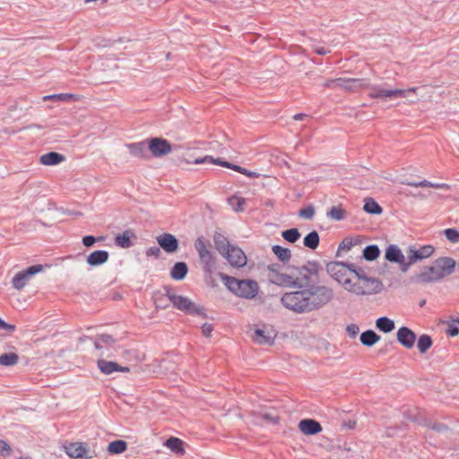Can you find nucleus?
<instances>
[{"label":"nucleus","mask_w":459,"mask_h":459,"mask_svg":"<svg viewBox=\"0 0 459 459\" xmlns=\"http://www.w3.org/2000/svg\"><path fill=\"white\" fill-rule=\"evenodd\" d=\"M275 267L274 264L268 266L272 273L271 282L282 287L297 289L294 291L285 292L281 298V303L288 310L297 314L310 313L322 308L333 299V290L331 287L308 281L309 278L307 274L299 279L279 273Z\"/></svg>","instance_id":"nucleus-1"},{"label":"nucleus","mask_w":459,"mask_h":459,"mask_svg":"<svg viewBox=\"0 0 459 459\" xmlns=\"http://www.w3.org/2000/svg\"><path fill=\"white\" fill-rule=\"evenodd\" d=\"M455 268V261L447 256L437 258L430 266H425L415 280L421 283L439 281L452 274Z\"/></svg>","instance_id":"nucleus-2"},{"label":"nucleus","mask_w":459,"mask_h":459,"mask_svg":"<svg viewBox=\"0 0 459 459\" xmlns=\"http://www.w3.org/2000/svg\"><path fill=\"white\" fill-rule=\"evenodd\" d=\"M219 276L230 291L242 299H252L259 291V285L254 280H238L222 273Z\"/></svg>","instance_id":"nucleus-3"},{"label":"nucleus","mask_w":459,"mask_h":459,"mask_svg":"<svg viewBox=\"0 0 459 459\" xmlns=\"http://www.w3.org/2000/svg\"><path fill=\"white\" fill-rule=\"evenodd\" d=\"M368 96L372 99H378L383 101L391 100L399 98H409L410 93L415 92L419 90L417 87L409 89H391L388 88L386 83L382 84H370L369 83Z\"/></svg>","instance_id":"nucleus-4"},{"label":"nucleus","mask_w":459,"mask_h":459,"mask_svg":"<svg viewBox=\"0 0 459 459\" xmlns=\"http://www.w3.org/2000/svg\"><path fill=\"white\" fill-rule=\"evenodd\" d=\"M384 289L382 281L375 277H368L363 281H352L347 290L357 296H371L380 293Z\"/></svg>","instance_id":"nucleus-5"},{"label":"nucleus","mask_w":459,"mask_h":459,"mask_svg":"<svg viewBox=\"0 0 459 459\" xmlns=\"http://www.w3.org/2000/svg\"><path fill=\"white\" fill-rule=\"evenodd\" d=\"M167 296L173 304V306L178 310L184 311L193 316H205L204 307L195 304L188 298L181 295H177L176 293L171 291H167Z\"/></svg>","instance_id":"nucleus-6"},{"label":"nucleus","mask_w":459,"mask_h":459,"mask_svg":"<svg viewBox=\"0 0 459 459\" xmlns=\"http://www.w3.org/2000/svg\"><path fill=\"white\" fill-rule=\"evenodd\" d=\"M327 273L342 284L347 290V288L351 286L352 281L347 277V272L349 271V264L343 262H331L326 264Z\"/></svg>","instance_id":"nucleus-7"},{"label":"nucleus","mask_w":459,"mask_h":459,"mask_svg":"<svg viewBox=\"0 0 459 459\" xmlns=\"http://www.w3.org/2000/svg\"><path fill=\"white\" fill-rule=\"evenodd\" d=\"M65 454L73 459H91L94 457V452L90 449L87 443L72 442L64 446Z\"/></svg>","instance_id":"nucleus-8"},{"label":"nucleus","mask_w":459,"mask_h":459,"mask_svg":"<svg viewBox=\"0 0 459 459\" xmlns=\"http://www.w3.org/2000/svg\"><path fill=\"white\" fill-rule=\"evenodd\" d=\"M43 266L41 264H36L28 267L27 269L19 272L13 278V285L16 290H22L24 288L30 279L36 273L41 272Z\"/></svg>","instance_id":"nucleus-9"},{"label":"nucleus","mask_w":459,"mask_h":459,"mask_svg":"<svg viewBox=\"0 0 459 459\" xmlns=\"http://www.w3.org/2000/svg\"><path fill=\"white\" fill-rule=\"evenodd\" d=\"M336 87L349 91H356L361 88H368L369 82L360 78H336Z\"/></svg>","instance_id":"nucleus-10"},{"label":"nucleus","mask_w":459,"mask_h":459,"mask_svg":"<svg viewBox=\"0 0 459 459\" xmlns=\"http://www.w3.org/2000/svg\"><path fill=\"white\" fill-rule=\"evenodd\" d=\"M94 346L101 351V356H109L112 351H116V341L111 335L103 333L96 337Z\"/></svg>","instance_id":"nucleus-11"},{"label":"nucleus","mask_w":459,"mask_h":459,"mask_svg":"<svg viewBox=\"0 0 459 459\" xmlns=\"http://www.w3.org/2000/svg\"><path fill=\"white\" fill-rule=\"evenodd\" d=\"M435 252V247L431 245H424L419 248L410 247L407 252V258L411 259V263H417L419 261L430 257Z\"/></svg>","instance_id":"nucleus-12"},{"label":"nucleus","mask_w":459,"mask_h":459,"mask_svg":"<svg viewBox=\"0 0 459 459\" xmlns=\"http://www.w3.org/2000/svg\"><path fill=\"white\" fill-rule=\"evenodd\" d=\"M223 256L231 266L240 268L247 264V256L245 253L238 247L232 246Z\"/></svg>","instance_id":"nucleus-13"},{"label":"nucleus","mask_w":459,"mask_h":459,"mask_svg":"<svg viewBox=\"0 0 459 459\" xmlns=\"http://www.w3.org/2000/svg\"><path fill=\"white\" fill-rule=\"evenodd\" d=\"M148 149L154 157H161L171 152V145L166 139L152 138L149 141Z\"/></svg>","instance_id":"nucleus-14"},{"label":"nucleus","mask_w":459,"mask_h":459,"mask_svg":"<svg viewBox=\"0 0 459 459\" xmlns=\"http://www.w3.org/2000/svg\"><path fill=\"white\" fill-rule=\"evenodd\" d=\"M156 239L159 246L169 254H173L178 249V240L170 233H163Z\"/></svg>","instance_id":"nucleus-15"},{"label":"nucleus","mask_w":459,"mask_h":459,"mask_svg":"<svg viewBox=\"0 0 459 459\" xmlns=\"http://www.w3.org/2000/svg\"><path fill=\"white\" fill-rule=\"evenodd\" d=\"M397 341L407 349H411L416 342V334L407 326H402L396 333Z\"/></svg>","instance_id":"nucleus-16"},{"label":"nucleus","mask_w":459,"mask_h":459,"mask_svg":"<svg viewBox=\"0 0 459 459\" xmlns=\"http://www.w3.org/2000/svg\"><path fill=\"white\" fill-rule=\"evenodd\" d=\"M299 429L305 435H316L322 431V427L318 421L313 419L301 420L299 423Z\"/></svg>","instance_id":"nucleus-17"},{"label":"nucleus","mask_w":459,"mask_h":459,"mask_svg":"<svg viewBox=\"0 0 459 459\" xmlns=\"http://www.w3.org/2000/svg\"><path fill=\"white\" fill-rule=\"evenodd\" d=\"M275 333L273 331L257 328L255 330L253 340L262 345H272L274 342Z\"/></svg>","instance_id":"nucleus-18"},{"label":"nucleus","mask_w":459,"mask_h":459,"mask_svg":"<svg viewBox=\"0 0 459 459\" xmlns=\"http://www.w3.org/2000/svg\"><path fill=\"white\" fill-rule=\"evenodd\" d=\"M109 257V254L106 250H96L91 252L86 258V262L91 266H100L105 264Z\"/></svg>","instance_id":"nucleus-19"},{"label":"nucleus","mask_w":459,"mask_h":459,"mask_svg":"<svg viewBox=\"0 0 459 459\" xmlns=\"http://www.w3.org/2000/svg\"><path fill=\"white\" fill-rule=\"evenodd\" d=\"M385 258L390 263H402L403 262L404 255L397 245L392 244L386 247Z\"/></svg>","instance_id":"nucleus-20"},{"label":"nucleus","mask_w":459,"mask_h":459,"mask_svg":"<svg viewBox=\"0 0 459 459\" xmlns=\"http://www.w3.org/2000/svg\"><path fill=\"white\" fill-rule=\"evenodd\" d=\"M188 272L187 264L185 262H177L170 270V277L176 281L183 280Z\"/></svg>","instance_id":"nucleus-21"},{"label":"nucleus","mask_w":459,"mask_h":459,"mask_svg":"<svg viewBox=\"0 0 459 459\" xmlns=\"http://www.w3.org/2000/svg\"><path fill=\"white\" fill-rule=\"evenodd\" d=\"M65 160V156L55 152H50L43 154L40 157V162L47 166H54Z\"/></svg>","instance_id":"nucleus-22"},{"label":"nucleus","mask_w":459,"mask_h":459,"mask_svg":"<svg viewBox=\"0 0 459 459\" xmlns=\"http://www.w3.org/2000/svg\"><path fill=\"white\" fill-rule=\"evenodd\" d=\"M199 259L203 269L206 273L212 274L215 271L216 262L212 252L201 256Z\"/></svg>","instance_id":"nucleus-23"},{"label":"nucleus","mask_w":459,"mask_h":459,"mask_svg":"<svg viewBox=\"0 0 459 459\" xmlns=\"http://www.w3.org/2000/svg\"><path fill=\"white\" fill-rule=\"evenodd\" d=\"M126 146L133 156L139 158L145 157L148 150V144L145 142L129 143Z\"/></svg>","instance_id":"nucleus-24"},{"label":"nucleus","mask_w":459,"mask_h":459,"mask_svg":"<svg viewBox=\"0 0 459 459\" xmlns=\"http://www.w3.org/2000/svg\"><path fill=\"white\" fill-rule=\"evenodd\" d=\"M376 326L379 331L385 333H391L395 328V324L389 317L381 316L377 319Z\"/></svg>","instance_id":"nucleus-25"},{"label":"nucleus","mask_w":459,"mask_h":459,"mask_svg":"<svg viewBox=\"0 0 459 459\" xmlns=\"http://www.w3.org/2000/svg\"><path fill=\"white\" fill-rule=\"evenodd\" d=\"M134 234L130 230H125L115 238V244L121 248H129L133 246L131 238Z\"/></svg>","instance_id":"nucleus-26"},{"label":"nucleus","mask_w":459,"mask_h":459,"mask_svg":"<svg viewBox=\"0 0 459 459\" xmlns=\"http://www.w3.org/2000/svg\"><path fill=\"white\" fill-rule=\"evenodd\" d=\"M359 340L363 345L371 347L380 340V336L373 330H367L360 334Z\"/></svg>","instance_id":"nucleus-27"},{"label":"nucleus","mask_w":459,"mask_h":459,"mask_svg":"<svg viewBox=\"0 0 459 459\" xmlns=\"http://www.w3.org/2000/svg\"><path fill=\"white\" fill-rule=\"evenodd\" d=\"M320 242L319 234L317 231L313 230L307 234L305 238H303V245L312 250H315L317 248Z\"/></svg>","instance_id":"nucleus-28"},{"label":"nucleus","mask_w":459,"mask_h":459,"mask_svg":"<svg viewBox=\"0 0 459 459\" xmlns=\"http://www.w3.org/2000/svg\"><path fill=\"white\" fill-rule=\"evenodd\" d=\"M214 244L216 249L221 255H223L232 247V245L229 243L228 239L221 234L214 236Z\"/></svg>","instance_id":"nucleus-29"},{"label":"nucleus","mask_w":459,"mask_h":459,"mask_svg":"<svg viewBox=\"0 0 459 459\" xmlns=\"http://www.w3.org/2000/svg\"><path fill=\"white\" fill-rule=\"evenodd\" d=\"M380 255V249L377 245L372 244L367 246L362 251V257L367 261H374Z\"/></svg>","instance_id":"nucleus-30"},{"label":"nucleus","mask_w":459,"mask_h":459,"mask_svg":"<svg viewBox=\"0 0 459 459\" xmlns=\"http://www.w3.org/2000/svg\"><path fill=\"white\" fill-rule=\"evenodd\" d=\"M98 367L102 373H104L106 375H110L114 372H117V370L118 368V364L114 361L99 359Z\"/></svg>","instance_id":"nucleus-31"},{"label":"nucleus","mask_w":459,"mask_h":459,"mask_svg":"<svg viewBox=\"0 0 459 459\" xmlns=\"http://www.w3.org/2000/svg\"><path fill=\"white\" fill-rule=\"evenodd\" d=\"M432 339L429 334H421L417 342V348L421 354H424L432 346Z\"/></svg>","instance_id":"nucleus-32"},{"label":"nucleus","mask_w":459,"mask_h":459,"mask_svg":"<svg viewBox=\"0 0 459 459\" xmlns=\"http://www.w3.org/2000/svg\"><path fill=\"white\" fill-rule=\"evenodd\" d=\"M363 210L369 214H380L383 211L382 207L372 198L365 200Z\"/></svg>","instance_id":"nucleus-33"},{"label":"nucleus","mask_w":459,"mask_h":459,"mask_svg":"<svg viewBox=\"0 0 459 459\" xmlns=\"http://www.w3.org/2000/svg\"><path fill=\"white\" fill-rule=\"evenodd\" d=\"M127 444L124 440H115L109 443L108 451L113 455L122 454L126 450Z\"/></svg>","instance_id":"nucleus-34"},{"label":"nucleus","mask_w":459,"mask_h":459,"mask_svg":"<svg viewBox=\"0 0 459 459\" xmlns=\"http://www.w3.org/2000/svg\"><path fill=\"white\" fill-rule=\"evenodd\" d=\"M273 252L281 262H288L291 257V253L289 248L278 245L273 247Z\"/></svg>","instance_id":"nucleus-35"},{"label":"nucleus","mask_w":459,"mask_h":459,"mask_svg":"<svg viewBox=\"0 0 459 459\" xmlns=\"http://www.w3.org/2000/svg\"><path fill=\"white\" fill-rule=\"evenodd\" d=\"M195 248L198 254L199 258L204 255H207L211 252L208 248V243L204 239V238L200 237L195 241Z\"/></svg>","instance_id":"nucleus-36"},{"label":"nucleus","mask_w":459,"mask_h":459,"mask_svg":"<svg viewBox=\"0 0 459 459\" xmlns=\"http://www.w3.org/2000/svg\"><path fill=\"white\" fill-rule=\"evenodd\" d=\"M19 360V357L14 352L4 353L0 355V365L2 366H13Z\"/></svg>","instance_id":"nucleus-37"},{"label":"nucleus","mask_w":459,"mask_h":459,"mask_svg":"<svg viewBox=\"0 0 459 459\" xmlns=\"http://www.w3.org/2000/svg\"><path fill=\"white\" fill-rule=\"evenodd\" d=\"M346 212L341 206H333L328 212L327 216L336 221H342L345 218Z\"/></svg>","instance_id":"nucleus-38"},{"label":"nucleus","mask_w":459,"mask_h":459,"mask_svg":"<svg viewBox=\"0 0 459 459\" xmlns=\"http://www.w3.org/2000/svg\"><path fill=\"white\" fill-rule=\"evenodd\" d=\"M245 198L233 195L228 199L229 204L235 212H242L244 210Z\"/></svg>","instance_id":"nucleus-39"},{"label":"nucleus","mask_w":459,"mask_h":459,"mask_svg":"<svg viewBox=\"0 0 459 459\" xmlns=\"http://www.w3.org/2000/svg\"><path fill=\"white\" fill-rule=\"evenodd\" d=\"M281 236L286 241L295 243L300 238V233L298 229L291 228L282 231Z\"/></svg>","instance_id":"nucleus-40"},{"label":"nucleus","mask_w":459,"mask_h":459,"mask_svg":"<svg viewBox=\"0 0 459 459\" xmlns=\"http://www.w3.org/2000/svg\"><path fill=\"white\" fill-rule=\"evenodd\" d=\"M358 244V240L346 238H344L339 245L338 250H337V255H341V252L344 251L347 252L351 250L354 246Z\"/></svg>","instance_id":"nucleus-41"},{"label":"nucleus","mask_w":459,"mask_h":459,"mask_svg":"<svg viewBox=\"0 0 459 459\" xmlns=\"http://www.w3.org/2000/svg\"><path fill=\"white\" fill-rule=\"evenodd\" d=\"M74 99V95L70 93H59V94H52V95H46L43 97L44 100H61V101H67Z\"/></svg>","instance_id":"nucleus-42"},{"label":"nucleus","mask_w":459,"mask_h":459,"mask_svg":"<svg viewBox=\"0 0 459 459\" xmlns=\"http://www.w3.org/2000/svg\"><path fill=\"white\" fill-rule=\"evenodd\" d=\"M220 162H222L221 159H214L210 155H206L203 158H197L194 160V164H215L220 165Z\"/></svg>","instance_id":"nucleus-43"},{"label":"nucleus","mask_w":459,"mask_h":459,"mask_svg":"<svg viewBox=\"0 0 459 459\" xmlns=\"http://www.w3.org/2000/svg\"><path fill=\"white\" fill-rule=\"evenodd\" d=\"M349 271L356 275L358 281H363L369 277L362 268H357L353 264H349Z\"/></svg>","instance_id":"nucleus-44"},{"label":"nucleus","mask_w":459,"mask_h":459,"mask_svg":"<svg viewBox=\"0 0 459 459\" xmlns=\"http://www.w3.org/2000/svg\"><path fill=\"white\" fill-rule=\"evenodd\" d=\"M444 235L452 243L459 242V231L455 229H446L444 230Z\"/></svg>","instance_id":"nucleus-45"},{"label":"nucleus","mask_w":459,"mask_h":459,"mask_svg":"<svg viewBox=\"0 0 459 459\" xmlns=\"http://www.w3.org/2000/svg\"><path fill=\"white\" fill-rule=\"evenodd\" d=\"M166 446L174 452L182 450L181 440L177 437H169L166 442Z\"/></svg>","instance_id":"nucleus-46"},{"label":"nucleus","mask_w":459,"mask_h":459,"mask_svg":"<svg viewBox=\"0 0 459 459\" xmlns=\"http://www.w3.org/2000/svg\"><path fill=\"white\" fill-rule=\"evenodd\" d=\"M299 215L303 219L311 220L315 215V209L313 206L308 205L301 209L299 212Z\"/></svg>","instance_id":"nucleus-47"},{"label":"nucleus","mask_w":459,"mask_h":459,"mask_svg":"<svg viewBox=\"0 0 459 459\" xmlns=\"http://www.w3.org/2000/svg\"><path fill=\"white\" fill-rule=\"evenodd\" d=\"M421 184L425 185V187H433L436 189H449V185L446 183H432L428 180H421Z\"/></svg>","instance_id":"nucleus-48"},{"label":"nucleus","mask_w":459,"mask_h":459,"mask_svg":"<svg viewBox=\"0 0 459 459\" xmlns=\"http://www.w3.org/2000/svg\"><path fill=\"white\" fill-rule=\"evenodd\" d=\"M220 166L221 167H225V168H228V169H231L237 172H239V173H243V172H246V169L245 168H242L238 165H236V164H233V163H230L226 160H222V162H220Z\"/></svg>","instance_id":"nucleus-49"},{"label":"nucleus","mask_w":459,"mask_h":459,"mask_svg":"<svg viewBox=\"0 0 459 459\" xmlns=\"http://www.w3.org/2000/svg\"><path fill=\"white\" fill-rule=\"evenodd\" d=\"M12 452L11 446L4 440H0V455L8 456Z\"/></svg>","instance_id":"nucleus-50"},{"label":"nucleus","mask_w":459,"mask_h":459,"mask_svg":"<svg viewBox=\"0 0 459 459\" xmlns=\"http://www.w3.org/2000/svg\"><path fill=\"white\" fill-rule=\"evenodd\" d=\"M160 247H157V246H152V247H150L145 254L147 256H153L155 258H159L160 255Z\"/></svg>","instance_id":"nucleus-51"},{"label":"nucleus","mask_w":459,"mask_h":459,"mask_svg":"<svg viewBox=\"0 0 459 459\" xmlns=\"http://www.w3.org/2000/svg\"><path fill=\"white\" fill-rule=\"evenodd\" d=\"M346 331L351 338H355L359 332V327L355 324H351L347 326Z\"/></svg>","instance_id":"nucleus-52"},{"label":"nucleus","mask_w":459,"mask_h":459,"mask_svg":"<svg viewBox=\"0 0 459 459\" xmlns=\"http://www.w3.org/2000/svg\"><path fill=\"white\" fill-rule=\"evenodd\" d=\"M96 241H97V238L91 235L84 236L82 238V244L86 247H90L93 246L96 243Z\"/></svg>","instance_id":"nucleus-53"},{"label":"nucleus","mask_w":459,"mask_h":459,"mask_svg":"<svg viewBox=\"0 0 459 459\" xmlns=\"http://www.w3.org/2000/svg\"><path fill=\"white\" fill-rule=\"evenodd\" d=\"M213 331V326L211 324H204L202 326V333L204 336L208 337L211 335Z\"/></svg>","instance_id":"nucleus-54"},{"label":"nucleus","mask_w":459,"mask_h":459,"mask_svg":"<svg viewBox=\"0 0 459 459\" xmlns=\"http://www.w3.org/2000/svg\"><path fill=\"white\" fill-rule=\"evenodd\" d=\"M0 329L6 330L9 332H13L15 330V325L8 324L0 318Z\"/></svg>","instance_id":"nucleus-55"},{"label":"nucleus","mask_w":459,"mask_h":459,"mask_svg":"<svg viewBox=\"0 0 459 459\" xmlns=\"http://www.w3.org/2000/svg\"><path fill=\"white\" fill-rule=\"evenodd\" d=\"M398 264H400V269L403 273H406L408 272L409 268L414 264V263H411V259H408L407 262H405V258L403 259V262L402 263H397Z\"/></svg>","instance_id":"nucleus-56"},{"label":"nucleus","mask_w":459,"mask_h":459,"mask_svg":"<svg viewBox=\"0 0 459 459\" xmlns=\"http://www.w3.org/2000/svg\"><path fill=\"white\" fill-rule=\"evenodd\" d=\"M301 271H307L310 274H316L317 273V264L316 263L311 264L309 267L303 266Z\"/></svg>","instance_id":"nucleus-57"},{"label":"nucleus","mask_w":459,"mask_h":459,"mask_svg":"<svg viewBox=\"0 0 459 459\" xmlns=\"http://www.w3.org/2000/svg\"><path fill=\"white\" fill-rule=\"evenodd\" d=\"M446 332L450 336H456L459 333V327L457 325H451L448 326Z\"/></svg>","instance_id":"nucleus-58"},{"label":"nucleus","mask_w":459,"mask_h":459,"mask_svg":"<svg viewBox=\"0 0 459 459\" xmlns=\"http://www.w3.org/2000/svg\"><path fill=\"white\" fill-rule=\"evenodd\" d=\"M430 428L437 432H443L447 429L446 426L442 423H435Z\"/></svg>","instance_id":"nucleus-59"},{"label":"nucleus","mask_w":459,"mask_h":459,"mask_svg":"<svg viewBox=\"0 0 459 459\" xmlns=\"http://www.w3.org/2000/svg\"><path fill=\"white\" fill-rule=\"evenodd\" d=\"M314 50L316 54L321 55V56L326 55L330 52V50H328L323 47H315Z\"/></svg>","instance_id":"nucleus-60"},{"label":"nucleus","mask_w":459,"mask_h":459,"mask_svg":"<svg viewBox=\"0 0 459 459\" xmlns=\"http://www.w3.org/2000/svg\"><path fill=\"white\" fill-rule=\"evenodd\" d=\"M403 184H405L407 186H414V187H425V185L421 184V181H408V182H403Z\"/></svg>","instance_id":"nucleus-61"},{"label":"nucleus","mask_w":459,"mask_h":459,"mask_svg":"<svg viewBox=\"0 0 459 459\" xmlns=\"http://www.w3.org/2000/svg\"><path fill=\"white\" fill-rule=\"evenodd\" d=\"M324 86L327 88L336 87V79L325 81Z\"/></svg>","instance_id":"nucleus-62"},{"label":"nucleus","mask_w":459,"mask_h":459,"mask_svg":"<svg viewBox=\"0 0 459 459\" xmlns=\"http://www.w3.org/2000/svg\"><path fill=\"white\" fill-rule=\"evenodd\" d=\"M242 174L246 175V176H247V177H249L251 178H255L258 177V174L256 172L247 170V169H246V172H243Z\"/></svg>","instance_id":"nucleus-63"},{"label":"nucleus","mask_w":459,"mask_h":459,"mask_svg":"<svg viewBox=\"0 0 459 459\" xmlns=\"http://www.w3.org/2000/svg\"><path fill=\"white\" fill-rule=\"evenodd\" d=\"M416 92L417 91L415 92L410 93V97L406 99L409 100V101L411 103L415 102L417 100V97L415 96Z\"/></svg>","instance_id":"nucleus-64"}]
</instances>
